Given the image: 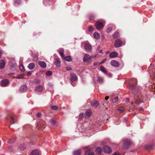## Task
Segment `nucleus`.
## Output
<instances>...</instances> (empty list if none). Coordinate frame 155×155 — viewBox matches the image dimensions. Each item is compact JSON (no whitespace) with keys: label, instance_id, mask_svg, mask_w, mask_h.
<instances>
[{"label":"nucleus","instance_id":"obj_1","mask_svg":"<svg viewBox=\"0 0 155 155\" xmlns=\"http://www.w3.org/2000/svg\"><path fill=\"white\" fill-rule=\"evenodd\" d=\"M92 56H90L88 54H85L83 58V61L84 62H86L87 64L90 63L91 61V58H93Z\"/></svg>","mask_w":155,"mask_h":155},{"label":"nucleus","instance_id":"obj_2","mask_svg":"<svg viewBox=\"0 0 155 155\" xmlns=\"http://www.w3.org/2000/svg\"><path fill=\"white\" fill-rule=\"evenodd\" d=\"M96 29L98 30L101 29L104 26L103 22L101 21H97L94 24Z\"/></svg>","mask_w":155,"mask_h":155},{"label":"nucleus","instance_id":"obj_3","mask_svg":"<svg viewBox=\"0 0 155 155\" xmlns=\"http://www.w3.org/2000/svg\"><path fill=\"white\" fill-rule=\"evenodd\" d=\"M84 48L87 52H90L92 50L91 45L88 42H86L84 44Z\"/></svg>","mask_w":155,"mask_h":155},{"label":"nucleus","instance_id":"obj_4","mask_svg":"<svg viewBox=\"0 0 155 155\" xmlns=\"http://www.w3.org/2000/svg\"><path fill=\"white\" fill-rule=\"evenodd\" d=\"M94 149L90 148L88 149L85 152V155H93L94 154Z\"/></svg>","mask_w":155,"mask_h":155},{"label":"nucleus","instance_id":"obj_5","mask_svg":"<svg viewBox=\"0 0 155 155\" xmlns=\"http://www.w3.org/2000/svg\"><path fill=\"white\" fill-rule=\"evenodd\" d=\"M77 77L76 74H71L70 78L71 81L72 82L71 84L73 86H74L75 85L74 83L73 82L76 81L77 79Z\"/></svg>","mask_w":155,"mask_h":155},{"label":"nucleus","instance_id":"obj_6","mask_svg":"<svg viewBox=\"0 0 155 155\" xmlns=\"http://www.w3.org/2000/svg\"><path fill=\"white\" fill-rule=\"evenodd\" d=\"M1 86L2 87L6 86L9 83V81L8 79H4L1 81Z\"/></svg>","mask_w":155,"mask_h":155},{"label":"nucleus","instance_id":"obj_7","mask_svg":"<svg viewBox=\"0 0 155 155\" xmlns=\"http://www.w3.org/2000/svg\"><path fill=\"white\" fill-rule=\"evenodd\" d=\"M104 152L107 153H110L112 151L111 148L107 146H104Z\"/></svg>","mask_w":155,"mask_h":155},{"label":"nucleus","instance_id":"obj_8","mask_svg":"<svg viewBox=\"0 0 155 155\" xmlns=\"http://www.w3.org/2000/svg\"><path fill=\"white\" fill-rule=\"evenodd\" d=\"M110 64L114 67H117L119 66V63L117 61L113 60L111 61L110 62Z\"/></svg>","mask_w":155,"mask_h":155},{"label":"nucleus","instance_id":"obj_9","mask_svg":"<svg viewBox=\"0 0 155 155\" xmlns=\"http://www.w3.org/2000/svg\"><path fill=\"white\" fill-rule=\"evenodd\" d=\"M122 44V42L121 41L118 39L115 41L114 45L116 47H119L121 46Z\"/></svg>","mask_w":155,"mask_h":155},{"label":"nucleus","instance_id":"obj_10","mask_svg":"<svg viewBox=\"0 0 155 155\" xmlns=\"http://www.w3.org/2000/svg\"><path fill=\"white\" fill-rule=\"evenodd\" d=\"M61 61L59 59H55L54 61V64L57 67H59L61 66Z\"/></svg>","mask_w":155,"mask_h":155},{"label":"nucleus","instance_id":"obj_11","mask_svg":"<svg viewBox=\"0 0 155 155\" xmlns=\"http://www.w3.org/2000/svg\"><path fill=\"white\" fill-rule=\"evenodd\" d=\"M58 52L62 58H64V50L62 48H60L58 50Z\"/></svg>","mask_w":155,"mask_h":155},{"label":"nucleus","instance_id":"obj_12","mask_svg":"<svg viewBox=\"0 0 155 155\" xmlns=\"http://www.w3.org/2000/svg\"><path fill=\"white\" fill-rule=\"evenodd\" d=\"M91 105L94 107H96L99 105V103L98 101H94L91 103Z\"/></svg>","mask_w":155,"mask_h":155},{"label":"nucleus","instance_id":"obj_13","mask_svg":"<svg viewBox=\"0 0 155 155\" xmlns=\"http://www.w3.org/2000/svg\"><path fill=\"white\" fill-rule=\"evenodd\" d=\"M5 61L3 60H0V69H2L5 67Z\"/></svg>","mask_w":155,"mask_h":155},{"label":"nucleus","instance_id":"obj_14","mask_svg":"<svg viewBox=\"0 0 155 155\" xmlns=\"http://www.w3.org/2000/svg\"><path fill=\"white\" fill-rule=\"evenodd\" d=\"M118 53L116 52L111 53L109 55V57L110 58H113L117 56Z\"/></svg>","mask_w":155,"mask_h":155},{"label":"nucleus","instance_id":"obj_15","mask_svg":"<svg viewBox=\"0 0 155 155\" xmlns=\"http://www.w3.org/2000/svg\"><path fill=\"white\" fill-rule=\"evenodd\" d=\"M38 64L43 68H45L46 67V63L44 61H39L38 62Z\"/></svg>","mask_w":155,"mask_h":155},{"label":"nucleus","instance_id":"obj_16","mask_svg":"<svg viewBox=\"0 0 155 155\" xmlns=\"http://www.w3.org/2000/svg\"><path fill=\"white\" fill-rule=\"evenodd\" d=\"M43 87L41 85H39L35 88V91L37 92H40L42 91Z\"/></svg>","mask_w":155,"mask_h":155},{"label":"nucleus","instance_id":"obj_17","mask_svg":"<svg viewBox=\"0 0 155 155\" xmlns=\"http://www.w3.org/2000/svg\"><path fill=\"white\" fill-rule=\"evenodd\" d=\"M131 144V142L130 141H128L124 143V144L123 146L124 148L125 149H127Z\"/></svg>","mask_w":155,"mask_h":155},{"label":"nucleus","instance_id":"obj_18","mask_svg":"<svg viewBox=\"0 0 155 155\" xmlns=\"http://www.w3.org/2000/svg\"><path fill=\"white\" fill-rule=\"evenodd\" d=\"M39 152L38 150H35L33 151L30 154V155H39Z\"/></svg>","mask_w":155,"mask_h":155},{"label":"nucleus","instance_id":"obj_19","mask_svg":"<svg viewBox=\"0 0 155 155\" xmlns=\"http://www.w3.org/2000/svg\"><path fill=\"white\" fill-rule=\"evenodd\" d=\"M85 114L88 117H90L92 114V111L90 109L88 110L86 112Z\"/></svg>","mask_w":155,"mask_h":155},{"label":"nucleus","instance_id":"obj_20","mask_svg":"<svg viewBox=\"0 0 155 155\" xmlns=\"http://www.w3.org/2000/svg\"><path fill=\"white\" fill-rule=\"evenodd\" d=\"M63 59L65 60L66 61H72V58L71 56H67L66 57H64L62 58Z\"/></svg>","mask_w":155,"mask_h":155},{"label":"nucleus","instance_id":"obj_21","mask_svg":"<svg viewBox=\"0 0 155 155\" xmlns=\"http://www.w3.org/2000/svg\"><path fill=\"white\" fill-rule=\"evenodd\" d=\"M35 67V64L34 63H30L28 66V68L30 70L33 69Z\"/></svg>","mask_w":155,"mask_h":155},{"label":"nucleus","instance_id":"obj_22","mask_svg":"<svg viewBox=\"0 0 155 155\" xmlns=\"http://www.w3.org/2000/svg\"><path fill=\"white\" fill-rule=\"evenodd\" d=\"M94 38L96 39H99L100 38L99 34L97 32H94L93 34Z\"/></svg>","mask_w":155,"mask_h":155},{"label":"nucleus","instance_id":"obj_23","mask_svg":"<svg viewBox=\"0 0 155 155\" xmlns=\"http://www.w3.org/2000/svg\"><path fill=\"white\" fill-rule=\"evenodd\" d=\"M27 89V86L26 85H21L20 87V90L21 91H24Z\"/></svg>","mask_w":155,"mask_h":155},{"label":"nucleus","instance_id":"obj_24","mask_svg":"<svg viewBox=\"0 0 155 155\" xmlns=\"http://www.w3.org/2000/svg\"><path fill=\"white\" fill-rule=\"evenodd\" d=\"M95 152L97 154H100L102 152V149L100 147H98L95 150Z\"/></svg>","mask_w":155,"mask_h":155},{"label":"nucleus","instance_id":"obj_25","mask_svg":"<svg viewBox=\"0 0 155 155\" xmlns=\"http://www.w3.org/2000/svg\"><path fill=\"white\" fill-rule=\"evenodd\" d=\"M101 71L103 73L106 74L107 71L105 69V68L103 66H101L100 67Z\"/></svg>","mask_w":155,"mask_h":155},{"label":"nucleus","instance_id":"obj_26","mask_svg":"<svg viewBox=\"0 0 155 155\" xmlns=\"http://www.w3.org/2000/svg\"><path fill=\"white\" fill-rule=\"evenodd\" d=\"M124 107H121L118 108L117 110L119 113H122L124 110Z\"/></svg>","mask_w":155,"mask_h":155},{"label":"nucleus","instance_id":"obj_27","mask_svg":"<svg viewBox=\"0 0 155 155\" xmlns=\"http://www.w3.org/2000/svg\"><path fill=\"white\" fill-rule=\"evenodd\" d=\"M15 140V138H12L9 139L8 141V143H12L14 142Z\"/></svg>","mask_w":155,"mask_h":155},{"label":"nucleus","instance_id":"obj_28","mask_svg":"<svg viewBox=\"0 0 155 155\" xmlns=\"http://www.w3.org/2000/svg\"><path fill=\"white\" fill-rule=\"evenodd\" d=\"M19 68L20 71L22 72H24L25 71L24 67L23 66V65L22 64H20L19 67Z\"/></svg>","mask_w":155,"mask_h":155},{"label":"nucleus","instance_id":"obj_29","mask_svg":"<svg viewBox=\"0 0 155 155\" xmlns=\"http://www.w3.org/2000/svg\"><path fill=\"white\" fill-rule=\"evenodd\" d=\"M19 148L21 150H24L25 149V146L24 144H21V145L19 146Z\"/></svg>","mask_w":155,"mask_h":155},{"label":"nucleus","instance_id":"obj_30","mask_svg":"<svg viewBox=\"0 0 155 155\" xmlns=\"http://www.w3.org/2000/svg\"><path fill=\"white\" fill-rule=\"evenodd\" d=\"M119 36V33L117 32H115L113 35V37L114 38H117Z\"/></svg>","mask_w":155,"mask_h":155},{"label":"nucleus","instance_id":"obj_31","mask_svg":"<svg viewBox=\"0 0 155 155\" xmlns=\"http://www.w3.org/2000/svg\"><path fill=\"white\" fill-rule=\"evenodd\" d=\"M142 103V101L140 100H137L135 101V103L137 105L140 104Z\"/></svg>","mask_w":155,"mask_h":155},{"label":"nucleus","instance_id":"obj_32","mask_svg":"<svg viewBox=\"0 0 155 155\" xmlns=\"http://www.w3.org/2000/svg\"><path fill=\"white\" fill-rule=\"evenodd\" d=\"M38 56L36 54H34L33 55V60L35 61H37L38 60Z\"/></svg>","mask_w":155,"mask_h":155},{"label":"nucleus","instance_id":"obj_33","mask_svg":"<svg viewBox=\"0 0 155 155\" xmlns=\"http://www.w3.org/2000/svg\"><path fill=\"white\" fill-rule=\"evenodd\" d=\"M9 65L10 66V67L12 69V68H14V67L15 66V64L12 63V62H9Z\"/></svg>","mask_w":155,"mask_h":155},{"label":"nucleus","instance_id":"obj_34","mask_svg":"<svg viewBox=\"0 0 155 155\" xmlns=\"http://www.w3.org/2000/svg\"><path fill=\"white\" fill-rule=\"evenodd\" d=\"M15 118L14 117H12L11 118V124H13L15 123Z\"/></svg>","mask_w":155,"mask_h":155},{"label":"nucleus","instance_id":"obj_35","mask_svg":"<svg viewBox=\"0 0 155 155\" xmlns=\"http://www.w3.org/2000/svg\"><path fill=\"white\" fill-rule=\"evenodd\" d=\"M97 81L100 83H102L103 81V78L99 77H98L97 78Z\"/></svg>","mask_w":155,"mask_h":155},{"label":"nucleus","instance_id":"obj_36","mask_svg":"<svg viewBox=\"0 0 155 155\" xmlns=\"http://www.w3.org/2000/svg\"><path fill=\"white\" fill-rule=\"evenodd\" d=\"M95 18V16L93 15H91L88 16V18L89 19H94Z\"/></svg>","mask_w":155,"mask_h":155},{"label":"nucleus","instance_id":"obj_37","mask_svg":"<svg viewBox=\"0 0 155 155\" xmlns=\"http://www.w3.org/2000/svg\"><path fill=\"white\" fill-rule=\"evenodd\" d=\"M134 81L135 82V83H134V82H133V83H131V84H130V86L131 87H133V86H134V85H135V84L137 82V80H136V79H134Z\"/></svg>","mask_w":155,"mask_h":155},{"label":"nucleus","instance_id":"obj_38","mask_svg":"<svg viewBox=\"0 0 155 155\" xmlns=\"http://www.w3.org/2000/svg\"><path fill=\"white\" fill-rule=\"evenodd\" d=\"M46 74L48 76H50L52 74V73L51 71H48L46 72Z\"/></svg>","mask_w":155,"mask_h":155},{"label":"nucleus","instance_id":"obj_39","mask_svg":"<svg viewBox=\"0 0 155 155\" xmlns=\"http://www.w3.org/2000/svg\"><path fill=\"white\" fill-rule=\"evenodd\" d=\"M51 108L54 110H56L58 109V107L57 106H51Z\"/></svg>","mask_w":155,"mask_h":155},{"label":"nucleus","instance_id":"obj_40","mask_svg":"<svg viewBox=\"0 0 155 155\" xmlns=\"http://www.w3.org/2000/svg\"><path fill=\"white\" fill-rule=\"evenodd\" d=\"M89 31L91 32H92L94 31V28L92 25L89 26L88 28Z\"/></svg>","mask_w":155,"mask_h":155},{"label":"nucleus","instance_id":"obj_41","mask_svg":"<svg viewBox=\"0 0 155 155\" xmlns=\"http://www.w3.org/2000/svg\"><path fill=\"white\" fill-rule=\"evenodd\" d=\"M84 113L80 114L79 115V118L80 119H81L84 118Z\"/></svg>","mask_w":155,"mask_h":155},{"label":"nucleus","instance_id":"obj_42","mask_svg":"<svg viewBox=\"0 0 155 155\" xmlns=\"http://www.w3.org/2000/svg\"><path fill=\"white\" fill-rule=\"evenodd\" d=\"M45 122H44L43 124H42L41 123H40V127H39V128H45Z\"/></svg>","mask_w":155,"mask_h":155},{"label":"nucleus","instance_id":"obj_43","mask_svg":"<svg viewBox=\"0 0 155 155\" xmlns=\"http://www.w3.org/2000/svg\"><path fill=\"white\" fill-rule=\"evenodd\" d=\"M112 28L109 27L107 28L106 31L107 33H109L110 32L112 31Z\"/></svg>","mask_w":155,"mask_h":155},{"label":"nucleus","instance_id":"obj_44","mask_svg":"<svg viewBox=\"0 0 155 155\" xmlns=\"http://www.w3.org/2000/svg\"><path fill=\"white\" fill-rule=\"evenodd\" d=\"M118 101V98L117 97H116L114 98L113 100V102L114 103H116Z\"/></svg>","mask_w":155,"mask_h":155},{"label":"nucleus","instance_id":"obj_45","mask_svg":"<svg viewBox=\"0 0 155 155\" xmlns=\"http://www.w3.org/2000/svg\"><path fill=\"white\" fill-rule=\"evenodd\" d=\"M50 0H48V1H46V0H45L44 1V4L45 5H48V4H49V3Z\"/></svg>","mask_w":155,"mask_h":155},{"label":"nucleus","instance_id":"obj_46","mask_svg":"<svg viewBox=\"0 0 155 155\" xmlns=\"http://www.w3.org/2000/svg\"><path fill=\"white\" fill-rule=\"evenodd\" d=\"M21 2V0H16L15 2V3L19 4Z\"/></svg>","mask_w":155,"mask_h":155},{"label":"nucleus","instance_id":"obj_47","mask_svg":"<svg viewBox=\"0 0 155 155\" xmlns=\"http://www.w3.org/2000/svg\"><path fill=\"white\" fill-rule=\"evenodd\" d=\"M8 150L9 152L13 151V148H12V147H9L8 148Z\"/></svg>","mask_w":155,"mask_h":155},{"label":"nucleus","instance_id":"obj_48","mask_svg":"<svg viewBox=\"0 0 155 155\" xmlns=\"http://www.w3.org/2000/svg\"><path fill=\"white\" fill-rule=\"evenodd\" d=\"M51 123L53 124H54L56 123V121L54 119H51Z\"/></svg>","mask_w":155,"mask_h":155},{"label":"nucleus","instance_id":"obj_49","mask_svg":"<svg viewBox=\"0 0 155 155\" xmlns=\"http://www.w3.org/2000/svg\"><path fill=\"white\" fill-rule=\"evenodd\" d=\"M73 155H78V150H76L74 151L73 152Z\"/></svg>","mask_w":155,"mask_h":155},{"label":"nucleus","instance_id":"obj_50","mask_svg":"<svg viewBox=\"0 0 155 155\" xmlns=\"http://www.w3.org/2000/svg\"><path fill=\"white\" fill-rule=\"evenodd\" d=\"M41 115V113L40 112L38 113L36 115V116L38 117H40Z\"/></svg>","mask_w":155,"mask_h":155},{"label":"nucleus","instance_id":"obj_51","mask_svg":"<svg viewBox=\"0 0 155 155\" xmlns=\"http://www.w3.org/2000/svg\"><path fill=\"white\" fill-rule=\"evenodd\" d=\"M66 69L67 70H71L72 68L71 67H67L66 68Z\"/></svg>","mask_w":155,"mask_h":155},{"label":"nucleus","instance_id":"obj_52","mask_svg":"<svg viewBox=\"0 0 155 155\" xmlns=\"http://www.w3.org/2000/svg\"><path fill=\"white\" fill-rule=\"evenodd\" d=\"M32 71H29L28 72L27 74V76H28L30 75L31 74Z\"/></svg>","mask_w":155,"mask_h":155},{"label":"nucleus","instance_id":"obj_53","mask_svg":"<svg viewBox=\"0 0 155 155\" xmlns=\"http://www.w3.org/2000/svg\"><path fill=\"white\" fill-rule=\"evenodd\" d=\"M107 60V59L105 58L103 60L101 63H99V64H102L104 63L105 61Z\"/></svg>","mask_w":155,"mask_h":155},{"label":"nucleus","instance_id":"obj_54","mask_svg":"<svg viewBox=\"0 0 155 155\" xmlns=\"http://www.w3.org/2000/svg\"><path fill=\"white\" fill-rule=\"evenodd\" d=\"M23 78V75H18L17 78Z\"/></svg>","mask_w":155,"mask_h":155},{"label":"nucleus","instance_id":"obj_55","mask_svg":"<svg viewBox=\"0 0 155 155\" xmlns=\"http://www.w3.org/2000/svg\"><path fill=\"white\" fill-rule=\"evenodd\" d=\"M112 155H120V154L118 153L115 152Z\"/></svg>","mask_w":155,"mask_h":155},{"label":"nucleus","instance_id":"obj_56","mask_svg":"<svg viewBox=\"0 0 155 155\" xmlns=\"http://www.w3.org/2000/svg\"><path fill=\"white\" fill-rule=\"evenodd\" d=\"M81 153V150H78V155H80Z\"/></svg>","mask_w":155,"mask_h":155},{"label":"nucleus","instance_id":"obj_57","mask_svg":"<svg viewBox=\"0 0 155 155\" xmlns=\"http://www.w3.org/2000/svg\"><path fill=\"white\" fill-rule=\"evenodd\" d=\"M14 74V73H9L8 74V75L10 76H12Z\"/></svg>","mask_w":155,"mask_h":155},{"label":"nucleus","instance_id":"obj_58","mask_svg":"<svg viewBox=\"0 0 155 155\" xmlns=\"http://www.w3.org/2000/svg\"><path fill=\"white\" fill-rule=\"evenodd\" d=\"M97 64V62H94L93 64V65L94 66H96Z\"/></svg>","mask_w":155,"mask_h":155},{"label":"nucleus","instance_id":"obj_59","mask_svg":"<svg viewBox=\"0 0 155 155\" xmlns=\"http://www.w3.org/2000/svg\"><path fill=\"white\" fill-rule=\"evenodd\" d=\"M2 51L1 50H0V58L2 56Z\"/></svg>","mask_w":155,"mask_h":155},{"label":"nucleus","instance_id":"obj_60","mask_svg":"<svg viewBox=\"0 0 155 155\" xmlns=\"http://www.w3.org/2000/svg\"><path fill=\"white\" fill-rule=\"evenodd\" d=\"M109 98V97L108 96H106L105 97V100H107Z\"/></svg>","mask_w":155,"mask_h":155},{"label":"nucleus","instance_id":"obj_61","mask_svg":"<svg viewBox=\"0 0 155 155\" xmlns=\"http://www.w3.org/2000/svg\"><path fill=\"white\" fill-rule=\"evenodd\" d=\"M124 121H126L127 120V119L126 118H125L124 119Z\"/></svg>","mask_w":155,"mask_h":155},{"label":"nucleus","instance_id":"obj_62","mask_svg":"<svg viewBox=\"0 0 155 155\" xmlns=\"http://www.w3.org/2000/svg\"><path fill=\"white\" fill-rule=\"evenodd\" d=\"M129 101V99L128 98H127L126 99V102H128Z\"/></svg>","mask_w":155,"mask_h":155},{"label":"nucleus","instance_id":"obj_63","mask_svg":"<svg viewBox=\"0 0 155 155\" xmlns=\"http://www.w3.org/2000/svg\"><path fill=\"white\" fill-rule=\"evenodd\" d=\"M99 52L101 53H102V50H101L100 51H99Z\"/></svg>","mask_w":155,"mask_h":155},{"label":"nucleus","instance_id":"obj_64","mask_svg":"<svg viewBox=\"0 0 155 155\" xmlns=\"http://www.w3.org/2000/svg\"><path fill=\"white\" fill-rule=\"evenodd\" d=\"M153 76H154V77L155 78V71H154V74H153Z\"/></svg>","mask_w":155,"mask_h":155}]
</instances>
